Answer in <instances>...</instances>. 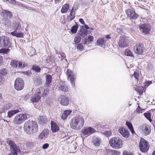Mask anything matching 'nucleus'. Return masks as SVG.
I'll use <instances>...</instances> for the list:
<instances>
[{"instance_id": "obj_20", "label": "nucleus", "mask_w": 155, "mask_h": 155, "mask_svg": "<svg viewBox=\"0 0 155 155\" xmlns=\"http://www.w3.org/2000/svg\"><path fill=\"white\" fill-rule=\"evenodd\" d=\"M51 129L52 131L55 133L59 130V127L54 121H51Z\"/></svg>"}, {"instance_id": "obj_41", "label": "nucleus", "mask_w": 155, "mask_h": 155, "mask_svg": "<svg viewBox=\"0 0 155 155\" xmlns=\"http://www.w3.org/2000/svg\"><path fill=\"white\" fill-rule=\"evenodd\" d=\"M88 33L87 30L84 28L82 29L80 31V34L82 36L83 35H86Z\"/></svg>"}, {"instance_id": "obj_16", "label": "nucleus", "mask_w": 155, "mask_h": 155, "mask_svg": "<svg viewBox=\"0 0 155 155\" xmlns=\"http://www.w3.org/2000/svg\"><path fill=\"white\" fill-rule=\"evenodd\" d=\"M140 29L141 32L145 34H148L150 31L149 26L146 24H144L140 26Z\"/></svg>"}, {"instance_id": "obj_14", "label": "nucleus", "mask_w": 155, "mask_h": 155, "mask_svg": "<svg viewBox=\"0 0 155 155\" xmlns=\"http://www.w3.org/2000/svg\"><path fill=\"white\" fill-rule=\"evenodd\" d=\"M126 13L131 19H136L138 17V15L135 13L134 10L127 9L126 11Z\"/></svg>"}, {"instance_id": "obj_40", "label": "nucleus", "mask_w": 155, "mask_h": 155, "mask_svg": "<svg viewBox=\"0 0 155 155\" xmlns=\"http://www.w3.org/2000/svg\"><path fill=\"white\" fill-rule=\"evenodd\" d=\"M18 61L16 60H12L11 62V65L13 67L17 68L18 67Z\"/></svg>"}, {"instance_id": "obj_56", "label": "nucleus", "mask_w": 155, "mask_h": 155, "mask_svg": "<svg viewBox=\"0 0 155 155\" xmlns=\"http://www.w3.org/2000/svg\"><path fill=\"white\" fill-rule=\"evenodd\" d=\"M48 147L49 144L48 143H45L43 145L42 148L44 149H47Z\"/></svg>"}, {"instance_id": "obj_34", "label": "nucleus", "mask_w": 155, "mask_h": 155, "mask_svg": "<svg viewBox=\"0 0 155 155\" xmlns=\"http://www.w3.org/2000/svg\"><path fill=\"white\" fill-rule=\"evenodd\" d=\"M78 28V25L77 24H76L73 25L71 28V31L73 33H75L77 31Z\"/></svg>"}, {"instance_id": "obj_26", "label": "nucleus", "mask_w": 155, "mask_h": 155, "mask_svg": "<svg viewBox=\"0 0 155 155\" xmlns=\"http://www.w3.org/2000/svg\"><path fill=\"white\" fill-rule=\"evenodd\" d=\"M69 5L68 4H66L63 5L61 8V12L62 13H66L68 10Z\"/></svg>"}, {"instance_id": "obj_37", "label": "nucleus", "mask_w": 155, "mask_h": 155, "mask_svg": "<svg viewBox=\"0 0 155 155\" xmlns=\"http://www.w3.org/2000/svg\"><path fill=\"white\" fill-rule=\"evenodd\" d=\"M10 50L8 49H5L2 48L0 49V54L2 53L3 54H7L9 52Z\"/></svg>"}, {"instance_id": "obj_4", "label": "nucleus", "mask_w": 155, "mask_h": 155, "mask_svg": "<svg viewBox=\"0 0 155 155\" xmlns=\"http://www.w3.org/2000/svg\"><path fill=\"white\" fill-rule=\"evenodd\" d=\"M29 117V115L25 114H18L13 119L12 122L15 124L19 125L24 122Z\"/></svg>"}, {"instance_id": "obj_2", "label": "nucleus", "mask_w": 155, "mask_h": 155, "mask_svg": "<svg viewBox=\"0 0 155 155\" xmlns=\"http://www.w3.org/2000/svg\"><path fill=\"white\" fill-rule=\"evenodd\" d=\"M84 124V120L82 117L76 116L72 118L70 122L71 128L78 130L82 127Z\"/></svg>"}, {"instance_id": "obj_31", "label": "nucleus", "mask_w": 155, "mask_h": 155, "mask_svg": "<svg viewBox=\"0 0 155 155\" xmlns=\"http://www.w3.org/2000/svg\"><path fill=\"white\" fill-rule=\"evenodd\" d=\"M46 82L45 84L47 85H49L52 81V77L51 75H47L46 77Z\"/></svg>"}, {"instance_id": "obj_46", "label": "nucleus", "mask_w": 155, "mask_h": 155, "mask_svg": "<svg viewBox=\"0 0 155 155\" xmlns=\"http://www.w3.org/2000/svg\"><path fill=\"white\" fill-rule=\"evenodd\" d=\"M42 133H43L45 138L47 137L49 134V130L47 129L44 130Z\"/></svg>"}, {"instance_id": "obj_5", "label": "nucleus", "mask_w": 155, "mask_h": 155, "mask_svg": "<svg viewBox=\"0 0 155 155\" xmlns=\"http://www.w3.org/2000/svg\"><path fill=\"white\" fill-rule=\"evenodd\" d=\"M109 143L110 146L113 148L118 149L122 146V140L118 137H113L110 139Z\"/></svg>"}, {"instance_id": "obj_45", "label": "nucleus", "mask_w": 155, "mask_h": 155, "mask_svg": "<svg viewBox=\"0 0 155 155\" xmlns=\"http://www.w3.org/2000/svg\"><path fill=\"white\" fill-rule=\"evenodd\" d=\"M102 133L104 134L107 137H110L112 134L111 132L109 130H106Z\"/></svg>"}, {"instance_id": "obj_52", "label": "nucleus", "mask_w": 155, "mask_h": 155, "mask_svg": "<svg viewBox=\"0 0 155 155\" xmlns=\"http://www.w3.org/2000/svg\"><path fill=\"white\" fill-rule=\"evenodd\" d=\"M77 48L80 51H82L83 49V46L81 43H79L77 45Z\"/></svg>"}, {"instance_id": "obj_17", "label": "nucleus", "mask_w": 155, "mask_h": 155, "mask_svg": "<svg viewBox=\"0 0 155 155\" xmlns=\"http://www.w3.org/2000/svg\"><path fill=\"white\" fill-rule=\"evenodd\" d=\"M96 130L94 128L89 127L85 128L82 131L83 134L85 135H90L94 133Z\"/></svg>"}, {"instance_id": "obj_28", "label": "nucleus", "mask_w": 155, "mask_h": 155, "mask_svg": "<svg viewBox=\"0 0 155 155\" xmlns=\"http://www.w3.org/2000/svg\"><path fill=\"white\" fill-rule=\"evenodd\" d=\"M37 90H40L39 91L41 92V96H44V95L46 96L48 93L49 90L48 89H45L42 87L38 88L37 89Z\"/></svg>"}, {"instance_id": "obj_22", "label": "nucleus", "mask_w": 155, "mask_h": 155, "mask_svg": "<svg viewBox=\"0 0 155 155\" xmlns=\"http://www.w3.org/2000/svg\"><path fill=\"white\" fill-rule=\"evenodd\" d=\"M105 39L103 38L98 39L97 41V45L100 46L101 47H102V46H105V44L107 43L106 41L105 40Z\"/></svg>"}, {"instance_id": "obj_27", "label": "nucleus", "mask_w": 155, "mask_h": 155, "mask_svg": "<svg viewBox=\"0 0 155 155\" xmlns=\"http://www.w3.org/2000/svg\"><path fill=\"white\" fill-rule=\"evenodd\" d=\"M71 112V111L70 110H64L62 114L61 118L63 120L66 119L68 115H69Z\"/></svg>"}, {"instance_id": "obj_59", "label": "nucleus", "mask_w": 155, "mask_h": 155, "mask_svg": "<svg viewBox=\"0 0 155 155\" xmlns=\"http://www.w3.org/2000/svg\"><path fill=\"white\" fill-rule=\"evenodd\" d=\"M84 40H85V41H84V44L88 45V44H90V43H90V42H89V40L87 38H86L84 39Z\"/></svg>"}, {"instance_id": "obj_63", "label": "nucleus", "mask_w": 155, "mask_h": 155, "mask_svg": "<svg viewBox=\"0 0 155 155\" xmlns=\"http://www.w3.org/2000/svg\"><path fill=\"white\" fill-rule=\"evenodd\" d=\"M29 95H25L24 98V99L26 101H28L29 100Z\"/></svg>"}, {"instance_id": "obj_57", "label": "nucleus", "mask_w": 155, "mask_h": 155, "mask_svg": "<svg viewBox=\"0 0 155 155\" xmlns=\"http://www.w3.org/2000/svg\"><path fill=\"white\" fill-rule=\"evenodd\" d=\"M75 10L77 9L78 8V5L77 3H75L72 7Z\"/></svg>"}, {"instance_id": "obj_30", "label": "nucleus", "mask_w": 155, "mask_h": 155, "mask_svg": "<svg viewBox=\"0 0 155 155\" xmlns=\"http://www.w3.org/2000/svg\"><path fill=\"white\" fill-rule=\"evenodd\" d=\"M126 124L130 130L132 134H134L135 133V132L134 130L132 124L129 122L127 121Z\"/></svg>"}, {"instance_id": "obj_54", "label": "nucleus", "mask_w": 155, "mask_h": 155, "mask_svg": "<svg viewBox=\"0 0 155 155\" xmlns=\"http://www.w3.org/2000/svg\"><path fill=\"white\" fill-rule=\"evenodd\" d=\"M60 56H61L60 60L62 61L66 57V55L64 53H62L61 54H60Z\"/></svg>"}, {"instance_id": "obj_10", "label": "nucleus", "mask_w": 155, "mask_h": 155, "mask_svg": "<svg viewBox=\"0 0 155 155\" xmlns=\"http://www.w3.org/2000/svg\"><path fill=\"white\" fill-rule=\"evenodd\" d=\"M39 91V90H37L35 94L30 99V102L33 103L35 107L36 106L35 103L38 102L42 97L41 93Z\"/></svg>"}, {"instance_id": "obj_60", "label": "nucleus", "mask_w": 155, "mask_h": 155, "mask_svg": "<svg viewBox=\"0 0 155 155\" xmlns=\"http://www.w3.org/2000/svg\"><path fill=\"white\" fill-rule=\"evenodd\" d=\"M103 38H105V40L106 41V42L110 38V35H106L105 36V37Z\"/></svg>"}, {"instance_id": "obj_53", "label": "nucleus", "mask_w": 155, "mask_h": 155, "mask_svg": "<svg viewBox=\"0 0 155 155\" xmlns=\"http://www.w3.org/2000/svg\"><path fill=\"white\" fill-rule=\"evenodd\" d=\"M38 138L39 139L41 140L42 139L45 138V136H44L43 133L41 132Z\"/></svg>"}, {"instance_id": "obj_62", "label": "nucleus", "mask_w": 155, "mask_h": 155, "mask_svg": "<svg viewBox=\"0 0 155 155\" xmlns=\"http://www.w3.org/2000/svg\"><path fill=\"white\" fill-rule=\"evenodd\" d=\"M18 68H23L22 67V66L23 65V63L21 62V61H20L18 62Z\"/></svg>"}, {"instance_id": "obj_42", "label": "nucleus", "mask_w": 155, "mask_h": 155, "mask_svg": "<svg viewBox=\"0 0 155 155\" xmlns=\"http://www.w3.org/2000/svg\"><path fill=\"white\" fill-rule=\"evenodd\" d=\"M81 38L80 36H76L74 39V41L75 44L79 43L81 40Z\"/></svg>"}, {"instance_id": "obj_61", "label": "nucleus", "mask_w": 155, "mask_h": 155, "mask_svg": "<svg viewBox=\"0 0 155 155\" xmlns=\"http://www.w3.org/2000/svg\"><path fill=\"white\" fill-rule=\"evenodd\" d=\"M123 155H134L131 153L128 152L127 151H125L124 152Z\"/></svg>"}, {"instance_id": "obj_47", "label": "nucleus", "mask_w": 155, "mask_h": 155, "mask_svg": "<svg viewBox=\"0 0 155 155\" xmlns=\"http://www.w3.org/2000/svg\"><path fill=\"white\" fill-rule=\"evenodd\" d=\"M144 109H142L139 106H138L136 110V111L138 113H142L144 111Z\"/></svg>"}, {"instance_id": "obj_35", "label": "nucleus", "mask_w": 155, "mask_h": 155, "mask_svg": "<svg viewBox=\"0 0 155 155\" xmlns=\"http://www.w3.org/2000/svg\"><path fill=\"white\" fill-rule=\"evenodd\" d=\"M116 32L118 34H122L124 32V27L123 26H119L117 29Z\"/></svg>"}, {"instance_id": "obj_48", "label": "nucleus", "mask_w": 155, "mask_h": 155, "mask_svg": "<svg viewBox=\"0 0 155 155\" xmlns=\"http://www.w3.org/2000/svg\"><path fill=\"white\" fill-rule=\"evenodd\" d=\"M22 73L23 74H25L29 76H31L32 74V73L31 71L30 70L22 72Z\"/></svg>"}, {"instance_id": "obj_19", "label": "nucleus", "mask_w": 155, "mask_h": 155, "mask_svg": "<svg viewBox=\"0 0 155 155\" xmlns=\"http://www.w3.org/2000/svg\"><path fill=\"white\" fill-rule=\"evenodd\" d=\"M3 16L7 19H11L13 17V15L11 12L7 10H3L2 12Z\"/></svg>"}, {"instance_id": "obj_9", "label": "nucleus", "mask_w": 155, "mask_h": 155, "mask_svg": "<svg viewBox=\"0 0 155 155\" xmlns=\"http://www.w3.org/2000/svg\"><path fill=\"white\" fill-rule=\"evenodd\" d=\"M10 38L7 36H3L0 37V47H6L10 46Z\"/></svg>"}, {"instance_id": "obj_15", "label": "nucleus", "mask_w": 155, "mask_h": 155, "mask_svg": "<svg viewBox=\"0 0 155 155\" xmlns=\"http://www.w3.org/2000/svg\"><path fill=\"white\" fill-rule=\"evenodd\" d=\"M60 104L65 106H67L69 104V100L68 97L61 95L58 99Z\"/></svg>"}, {"instance_id": "obj_6", "label": "nucleus", "mask_w": 155, "mask_h": 155, "mask_svg": "<svg viewBox=\"0 0 155 155\" xmlns=\"http://www.w3.org/2000/svg\"><path fill=\"white\" fill-rule=\"evenodd\" d=\"M14 28H15V30L12 32L11 34L13 36H15L17 38H22L23 37V33L20 30L21 26L20 24L16 21L15 22Z\"/></svg>"}, {"instance_id": "obj_29", "label": "nucleus", "mask_w": 155, "mask_h": 155, "mask_svg": "<svg viewBox=\"0 0 155 155\" xmlns=\"http://www.w3.org/2000/svg\"><path fill=\"white\" fill-rule=\"evenodd\" d=\"M31 70L35 72L39 73L41 72V68L38 65L35 64L32 66Z\"/></svg>"}, {"instance_id": "obj_51", "label": "nucleus", "mask_w": 155, "mask_h": 155, "mask_svg": "<svg viewBox=\"0 0 155 155\" xmlns=\"http://www.w3.org/2000/svg\"><path fill=\"white\" fill-rule=\"evenodd\" d=\"M133 75L135 78L136 79H137V81H138V78L139 77V73L138 72L135 71Z\"/></svg>"}, {"instance_id": "obj_8", "label": "nucleus", "mask_w": 155, "mask_h": 155, "mask_svg": "<svg viewBox=\"0 0 155 155\" xmlns=\"http://www.w3.org/2000/svg\"><path fill=\"white\" fill-rule=\"evenodd\" d=\"M24 82L23 79L20 78H17L15 80L14 87L17 91L22 90L24 87Z\"/></svg>"}, {"instance_id": "obj_21", "label": "nucleus", "mask_w": 155, "mask_h": 155, "mask_svg": "<svg viewBox=\"0 0 155 155\" xmlns=\"http://www.w3.org/2000/svg\"><path fill=\"white\" fill-rule=\"evenodd\" d=\"M66 73L68 77V80L70 81L71 83L73 84L74 80V76L73 74V72L71 70L68 69Z\"/></svg>"}, {"instance_id": "obj_55", "label": "nucleus", "mask_w": 155, "mask_h": 155, "mask_svg": "<svg viewBox=\"0 0 155 155\" xmlns=\"http://www.w3.org/2000/svg\"><path fill=\"white\" fill-rule=\"evenodd\" d=\"M88 39L89 40V42L91 43L92 41L93 40V37L92 36L89 35L88 37Z\"/></svg>"}, {"instance_id": "obj_43", "label": "nucleus", "mask_w": 155, "mask_h": 155, "mask_svg": "<svg viewBox=\"0 0 155 155\" xmlns=\"http://www.w3.org/2000/svg\"><path fill=\"white\" fill-rule=\"evenodd\" d=\"M34 143L33 142H28L26 143L27 147L29 149L32 148L34 146Z\"/></svg>"}, {"instance_id": "obj_39", "label": "nucleus", "mask_w": 155, "mask_h": 155, "mask_svg": "<svg viewBox=\"0 0 155 155\" xmlns=\"http://www.w3.org/2000/svg\"><path fill=\"white\" fill-rule=\"evenodd\" d=\"M124 54L126 55L131 57H134V55L132 52L129 49H127L125 50Z\"/></svg>"}, {"instance_id": "obj_11", "label": "nucleus", "mask_w": 155, "mask_h": 155, "mask_svg": "<svg viewBox=\"0 0 155 155\" xmlns=\"http://www.w3.org/2000/svg\"><path fill=\"white\" fill-rule=\"evenodd\" d=\"M128 44V38L124 35L120 37L118 42L119 46L121 48L126 47Z\"/></svg>"}, {"instance_id": "obj_12", "label": "nucleus", "mask_w": 155, "mask_h": 155, "mask_svg": "<svg viewBox=\"0 0 155 155\" xmlns=\"http://www.w3.org/2000/svg\"><path fill=\"white\" fill-rule=\"evenodd\" d=\"M143 45L142 44H136L134 49L135 52L139 54H142L143 52Z\"/></svg>"}, {"instance_id": "obj_18", "label": "nucleus", "mask_w": 155, "mask_h": 155, "mask_svg": "<svg viewBox=\"0 0 155 155\" xmlns=\"http://www.w3.org/2000/svg\"><path fill=\"white\" fill-rule=\"evenodd\" d=\"M58 90L64 92H68V88L67 86L64 82H61L59 84Z\"/></svg>"}, {"instance_id": "obj_38", "label": "nucleus", "mask_w": 155, "mask_h": 155, "mask_svg": "<svg viewBox=\"0 0 155 155\" xmlns=\"http://www.w3.org/2000/svg\"><path fill=\"white\" fill-rule=\"evenodd\" d=\"M70 16H68V20L69 21H70L74 19L75 18V13H71L70 12Z\"/></svg>"}, {"instance_id": "obj_58", "label": "nucleus", "mask_w": 155, "mask_h": 155, "mask_svg": "<svg viewBox=\"0 0 155 155\" xmlns=\"http://www.w3.org/2000/svg\"><path fill=\"white\" fill-rule=\"evenodd\" d=\"M4 81V78L0 75V85L3 84Z\"/></svg>"}, {"instance_id": "obj_36", "label": "nucleus", "mask_w": 155, "mask_h": 155, "mask_svg": "<svg viewBox=\"0 0 155 155\" xmlns=\"http://www.w3.org/2000/svg\"><path fill=\"white\" fill-rule=\"evenodd\" d=\"M34 82L38 84H41L42 83V80L39 77H37L35 79Z\"/></svg>"}, {"instance_id": "obj_1", "label": "nucleus", "mask_w": 155, "mask_h": 155, "mask_svg": "<svg viewBox=\"0 0 155 155\" xmlns=\"http://www.w3.org/2000/svg\"><path fill=\"white\" fill-rule=\"evenodd\" d=\"M24 128L26 133L28 134H32L38 131V126L35 121L30 120L25 122Z\"/></svg>"}, {"instance_id": "obj_13", "label": "nucleus", "mask_w": 155, "mask_h": 155, "mask_svg": "<svg viewBox=\"0 0 155 155\" xmlns=\"http://www.w3.org/2000/svg\"><path fill=\"white\" fill-rule=\"evenodd\" d=\"M118 132L124 137L128 138L129 137V132L125 128L120 127L118 129Z\"/></svg>"}, {"instance_id": "obj_33", "label": "nucleus", "mask_w": 155, "mask_h": 155, "mask_svg": "<svg viewBox=\"0 0 155 155\" xmlns=\"http://www.w3.org/2000/svg\"><path fill=\"white\" fill-rule=\"evenodd\" d=\"M143 114L145 117L150 122H151L152 121V120L151 118V114L150 113L148 112H147L144 113Z\"/></svg>"}, {"instance_id": "obj_50", "label": "nucleus", "mask_w": 155, "mask_h": 155, "mask_svg": "<svg viewBox=\"0 0 155 155\" xmlns=\"http://www.w3.org/2000/svg\"><path fill=\"white\" fill-rule=\"evenodd\" d=\"M152 83V82L151 81H147L145 82L144 84V86L145 87H147L148 86H149L150 84Z\"/></svg>"}, {"instance_id": "obj_49", "label": "nucleus", "mask_w": 155, "mask_h": 155, "mask_svg": "<svg viewBox=\"0 0 155 155\" xmlns=\"http://www.w3.org/2000/svg\"><path fill=\"white\" fill-rule=\"evenodd\" d=\"M7 73V71L5 69H3L0 71V74L3 75H5Z\"/></svg>"}, {"instance_id": "obj_32", "label": "nucleus", "mask_w": 155, "mask_h": 155, "mask_svg": "<svg viewBox=\"0 0 155 155\" xmlns=\"http://www.w3.org/2000/svg\"><path fill=\"white\" fill-rule=\"evenodd\" d=\"M143 131L144 133V134L145 135L149 134L150 132V128L148 126H145L143 128H142Z\"/></svg>"}, {"instance_id": "obj_24", "label": "nucleus", "mask_w": 155, "mask_h": 155, "mask_svg": "<svg viewBox=\"0 0 155 155\" xmlns=\"http://www.w3.org/2000/svg\"><path fill=\"white\" fill-rule=\"evenodd\" d=\"M101 142V139L100 138L97 137L94 138L93 140V144L96 147L99 146Z\"/></svg>"}, {"instance_id": "obj_7", "label": "nucleus", "mask_w": 155, "mask_h": 155, "mask_svg": "<svg viewBox=\"0 0 155 155\" xmlns=\"http://www.w3.org/2000/svg\"><path fill=\"white\" fill-rule=\"evenodd\" d=\"M140 151L143 153L147 152L149 150V146L147 141L141 138L139 144Z\"/></svg>"}, {"instance_id": "obj_3", "label": "nucleus", "mask_w": 155, "mask_h": 155, "mask_svg": "<svg viewBox=\"0 0 155 155\" xmlns=\"http://www.w3.org/2000/svg\"><path fill=\"white\" fill-rule=\"evenodd\" d=\"M7 143L10 146V153L8 155H17L18 153H20L21 150L19 146H17L15 142L11 140H8Z\"/></svg>"}, {"instance_id": "obj_64", "label": "nucleus", "mask_w": 155, "mask_h": 155, "mask_svg": "<svg viewBox=\"0 0 155 155\" xmlns=\"http://www.w3.org/2000/svg\"><path fill=\"white\" fill-rule=\"evenodd\" d=\"M114 153L115 155H120V153L117 150H114Z\"/></svg>"}, {"instance_id": "obj_23", "label": "nucleus", "mask_w": 155, "mask_h": 155, "mask_svg": "<svg viewBox=\"0 0 155 155\" xmlns=\"http://www.w3.org/2000/svg\"><path fill=\"white\" fill-rule=\"evenodd\" d=\"M47 122V119L45 116L41 117L38 119V123L41 125L46 124Z\"/></svg>"}, {"instance_id": "obj_44", "label": "nucleus", "mask_w": 155, "mask_h": 155, "mask_svg": "<svg viewBox=\"0 0 155 155\" xmlns=\"http://www.w3.org/2000/svg\"><path fill=\"white\" fill-rule=\"evenodd\" d=\"M66 134L63 131H61L60 132L59 134H58L59 137L61 138H63L64 137H66V136H67V135H66Z\"/></svg>"}, {"instance_id": "obj_25", "label": "nucleus", "mask_w": 155, "mask_h": 155, "mask_svg": "<svg viewBox=\"0 0 155 155\" xmlns=\"http://www.w3.org/2000/svg\"><path fill=\"white\" fill-rule=\"evenodd\" d=\"M19 112L18 110H14L9 111L8 112L7 117L11 118L15 114H17Z\"/></svg>"}]
</instances>
